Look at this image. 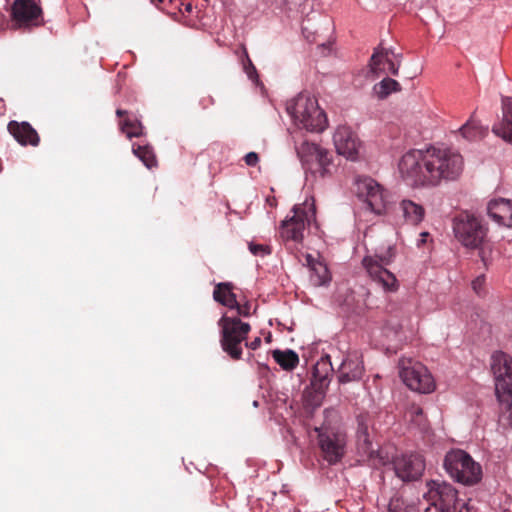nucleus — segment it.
I'll return each mask as SVG.
<instances>
[{"instance_id": "f257e3e1", "label": "nucleus", "mask_w": 512, "mask_h": 512, "mask_svg": "<svg viewBox=\"0 0 512 512\" xmlns=\"http://www.w3.org/2000/svg\"><path fill=\"white\" fill-rule=\"evenodd\" d=\"M463 170V158L450 149L431 147L410 150L399 162L402 178L414 186H437L441 181L457 179Z\"/></svg>"}, {"instance_id": "f03ea898", "label": "nucleus", "mask_w": 512, "mask_h": 512, "mask_svg": "<svg viewBox=\"0 0 512 512\" xmlns=\"http://www.w3.org/2000/svg\"><path fill=\"white\" fill-rule=\"evenodd\" d=\"M287 111L295 123L307 131L322 132L327 126L326 114L314 97L298 95L294 103L287 107Z\"/></svg>"}, {"instance_id": "7ed1b4c3", "label": "nucleus", "mask_w": 512, "mask_h": 512, "mask_svg": "<svg viewBox=\"0 0 512 512\" xmlns=\"http://www.w3.org/2000/svg\"><path fill=\"white\" fill-rule=\"evenodd\" d=\"M287 111L295 123L307 131L322 132L327 126L326 114L314 97L298 95L294 103L287 107Z\"/></svg>"}, {"instance_id": "20e7f679", "label": "nucleus", "mask_w": 512, "mask_h": 512, "mask_svg": "<svg viewBox=\"0 0 512 512\" xmlns=\"http://www.w3.org/2000/svg\"><path fill=\"white\" fill-rule=\"evenodd\" d=\"M495 390L500 405V416L512 424V358L501 354L494 359Z\"/></svg>"}, {"instance_id": "39448f33", "label": "nucleus", "mask_w": 512, "mask_h": 512, "mask_svg": "<svg viewBox=\"0 0 512 512\" xmlns=\"http://www.w3.org/2000/svg\"><path fill=\"white\" fill-rule=\"evenodd\" d=\"M218 326L222 350L233 360H240L243 353L242 343L247 339L251 330L250 324L241 321L237 316L224 314L219 319Z\"/></svg>"}, {"instance_id": "423d86ee", "label": "nucleus", "mask_w": 512, "mask_h": 512, "mask_svg": "<svg viewBox=\"0 0 512 512\" xmlns=\"http://www.w3.org/2000/svg\"><path fill=\"white\" fill-rule=\"evenodd\" d=\"M293 215L281 222L279 233L284 242L301 243L304 238V231L316 217L314 200H305L292 209Z\"/></svg>"}, {"instance_id": "0eeeda50", "label": "nucleus", "mask_w": 512, "mask_h": 512, "mask_svg": "<svg viewBox=\"0 0 512 512\" xmlns=\"http://www.w3.org/2000/svg\"><path fill=\"white\" fill-rule=\"evenodd\" d=\"M444 468L454 480L465 485H474L482 478L480 464L461 449H453L446 454Z\"/></svg>"}, {"instance_id": "6e6552de", "label": "nucleus", "mask_w": 512, "mask_h": 512, "mask_svg": "<svg viewBox=\"0 0 512 512\" xmlns=\"http://www.w3.org/2000/svg\"><path fill=\"white\" fill-rule=\"evenodd\" d=\"M394 258L395 250L390 246L384 252L367 255L362 260V265L369 277L381 285L384 290L390 292L398 289V281L395 275L386 268L393 262Z\"/></svg>"}, {"instance_id": "1a4fd4ad", "label": "nucleus", "mask_w": 512, "mask_h": 512, "mask_svg": "<svg viewBox=\"0 0 512 512\" xmlns=\"http://www.w3.org/2000/svg\"><path fill=\"white\" fill-rule=\"evenodd\" d=\"M487 231L482 221L468 212H462L453 219L455 238L466 248H480L487 238Z\"/></svg>"}, {"instance_id": "9d476101", "label": "nucleus", "mask_w": 512, "mask_h": 512, "mask_svg": "<svg viewBox=\"0 0 512 512\" xmlns=\"http://www.w3.org/2000/svg\"><path fill=\"white\" fill-rule=\"evenodd\" d=\"M297 154L305 171L324 178L332 174L331 153L315 143L304 141L297 147Z\"/></svg>"}, {"instance_id": "9b49d317", "label": "nucleus", "mask_w": 512, "mask_h": 512, "mask_svg": "<svg viewBox=\"0 0 512 512\" xmlns=\"http://www.w3.org/2000/svg\"><path fill=\"white\" fill-rule=\"evenodd\" d=\"M399 376L405 385L413 391L430 393L435 388L434 379L428 369L412 359L400 360Z\"/></svg>"}, {"instance_id": "f8f14e48", "label": "nucleus", "mask_w": 512, "mask_h": 512, "mask_svg": "<svg viewBox=\"0 0 512 512\" xmlns=\"http://www.w3.org/2000/svg\"><path fill=\"white\" fill-rule=\"evenodd\" d=\"M355 193L366 202L372 212L381 215L387 211L390 204L389 194L374 179L358 178L355 182Z\"/></svg>"}, {"instance_id": "ddd939ff", "label": "nucleus", "mask_w": 512, "mask_h": 512, "mask_svg": "<svg viewBox=\"0 0 512 512\" xmlns=\"http://www.w3.org/2000/svg\"><path fill=\"white\" fill-rule=\"evenodd\" d=\"M318 444L324 460L329 464L338 463L345 455L346 437L330 429L316 428Z\"/></svg>"}, {"instance_id": "4468645a", "label": "nucleus", "mask_w": 512, "mask_h": 512, "mask_svg": "<svg viewBox=\"0 0 512 512\" xmlns=\"http://www.w3.org/2000/svg\"><path fill=\"white\" fill-rule=\"evenodd\" d=\"M424 498L441 512H452L457 502V491L446 482L430 481Z\"/></svg>"}, {"instance_id": "2eb2a0df", "label": "nucleus", "mask_w": 512, "mask_h": 512, "mask_svg": "<svg viewBox=\"0 0 512 512\" xmlns=\"http://www.w3.org/2000/svg\"><path fill=\"white\" fill-rule=\"evenodd\" d=\"M12 21L17 28L40 26L42 10L34 0H16L12 5Z\"/></svg>"}, {"instance_id": "dca6fc26", "label": "nucleus", "mask_w": 512, "mask_h": 512, "mask_svg": "<svg viewBox=\"0 0 512 512\" xmlns=\"http://www.w3.org/2000/svg\"><path fill=\"white\" fill-rule=\"evenodd\" d=\"M392 465L397 477L403 481L417 480L425 470L423 457L416 453L396 457Z\"/></svg>"}, {"instance_id": "f3484780", "label": "nucleus", "mask_w": 512, "mask_h": 512, "mask_svg": "<svg viewBox=\"0 0 512 512\" xmlns=\"http://www.w3.org/2000/svg\"><path fill=\"white\" fill-rule=\"evenodd\" d=\"M357 445L358 449L362 451L372 461L374 466L385 465V460L379 450L373 448L370 441L369 424L370 419L368 415H360L357 418Z\"/></svg>"}, {"instance_id": "a211bd4d", "label": "nucleus", "mask_w": 512, "mask_h": 512, "mask_svg": "<svg viewBox=\"0 0 512 512\" xmlns=\"http://www.w3.org/2000/svg\"><path fill=\"white\" fill-rule=\"evenodd\" d=\"M334 144L337 152L348 159L355 160L360 149V141L348 126H339L334 133Z\"/></svg>"}, {"instance_id": "6ab92c4d", "label": "nucleus", "mask_w": 512, "mask_h": 512, "mask_svg": "<svg viewBox=\"0 0 512 512\" xmlns=\"http://www.w3.org/2000/svg\"><path fill=\"white\" fill-rule=\"evenodd\" d=\"M364 373V365L361 356L349 353L338 368V381L341 384L359 381Z\"/></svg>"}, {"instance_id": "aec40b11", "label": "nucleus", "mask_w": 512, "mask_h": 512, "mask_svg": "<svg viewBox=\"0 0 512 512\" xmlns=\"http://www.w3.org/2000/svg\"><path fill=\"white\" fill-rule=\"evenodd\" d=\"M8 132L22 146H38L40 137L37 131L28 122H18L12 120L7 125Z\"/></svg>"}, {"instance_id": "412c9836", "label": "nucleus", "mask_w": 512, "mask_h": 512, "mask_svg": "<svg viewBox=\"0 0 512 512\" xmlns=\"http://www.w3.org/2000/svg\"><path fill=\"white\" fill-rule=\"evenodd\" d=\"M333 372V366L330 361V356L325 355L314 365L311 385L316 392L323 393L328 387L330 379L329 376Z\"/></svg>"}, {"instance_id": "4be33fe9", "label": "nucleus", "mask_w": 512, "mask_h": 512, "mask_svg": "<svg viewBox=\"0 0 512 512\" xmlns=\"http://www.w3.org/2000/svg\"><path fill=\"white\" fill-rule=\"evenodd\" d=\"M501 104L503 118L493 126L492 131L506 142L512 143V97L503 96Z\"/></svg>"}, {"instance_id": "5701e85b", "label": "nucleus", "mask_w": 512, "mask_h": 512, "mask_svg": "<svg viewBox=\"0 0 512 512\" xmlns=\"http://www.w3.org/2000/svg\"><path fill=\"white\" fill-rule=\"evenodd\" d=\"M489 216L498 224L512 227V202L507 199L492 200L488 207Z\"/></svg>"}, {"instance_id": "b1692460", "label": "nucleus", "mask_w": 512, "mask_h": 512, "mask_svg": "<svg viewBox=\"0 0 512 512\" xmlns=\"http://www.w3.org/2000/svg\"><path fill=\"white\" fill-rule=\"evenodd\" d=\"M116 115L121 119L119 127L128 138L140 137L143 134L142 123L130 112L117 109Z\"/></svg>"}, {"instance_id": "393cba45", "label": "nucleus", "mask_w": 512, "mask_h": 512, "mask_svg": "<svg viewBox=\"0 0 512 512\" xmlns=\"http://www.w3.org/2000/svg\"><path fill=\"white\" fill-rule=\"evenodd\" d=\"M370 67L374 73L383 72L398 75L399 67L389 58L388 50L376 49L371 56Z\"/></svg>"}, {"instance_id": "a878e982", "label": "nucleus", "mask_w": 512, "mask_h": 512, "mask_svg": "<svg viewBox=\"0 0 512 512\" xmlns=\"http://www.w3.org/2000/svg\"><path fill=\"white\" fill-rule=\"evenodd\" d=\"M399 209L408 224L418 225L425 216V209L422 205L408 199L400 202Z\"/></svg>"}, {"instance_id": "bb28decb", "label": "nucleus", "mask_w": 512, "mask_h": 512, "mask_svg": "<svg viewBox=\"0 0 512 512\" xmlns=\"http://www.w3.org/2000/svg\"><path fill=\"white\" fill-rule=\"evenodd\" d=\"M231 290V283L217 284L213 292V297L215 301L221 303L222 305L230 309H234V306H238V302L236 300V295Z\"/></svg>"}, {"instance_id": "cd10ccee", "label": "nucleus", "mask_w": 512, "mask_h": 512, "mask_svg": "<svg viewBox=\"0 0 512 512\" xmlns=\"http://www.w3.org/2000/svg\"><path fill=\"white\" fill-rule=\"evenodd\" d=\"M272 356L276 363L286 371L294 370L299 364L298 354L290 349L279 350L276 349L272 352Z\"/></svg>"}, {"instance_id": "c85d7f7f", "label": "nucleus", "mask_w": 512, "mask_h": 512, "mask_svg": "<svg viewBox=\"0 0 512 512\" xmlns=\"http://www.w3.org/2000/svg\"><path fill=\"white\" fill-rule=\"evenodd\" d=\"M308 262L310 264V282L313 286L318 287L326 285L330 282L331 276L326 265L321 262L311 263V256H308Z\"/></svg>"}, {"instance_id": "c756f323", "label": "nucleus", "mask_w": 512, "mask_h": 512, "mask_svg": "<svg viewBox=\"0 0 512 512\" xmlns=\"http://www.w3.org/2000/svg\"><path fill=\"white\" fill-rule=\"evenodd\" d=\"M400 89L401 86L398 81L392 78H384L382 81L374 85L373 92L379 99H385L392 92H398Z\"/></svg>"}, {"instance_id": "7c9ffc66", "label": "nucleus", "mask_w": 512, "mask_h": 512, "mask_svg": "<svg viewBox=\"0 0 512 512\" xmlns=\"http://www.w3.org/2000/svg\"><path fill=\"white\" fill-rule=\"evenodd\" d=\"M459 132L463 138L467 140H476L482 138L486 130L479 125V123L471 117L464 125L459 129Z\"/></svg>"}, {"instance_id": "2f4dec72", "label": "nucleus", "mask_w": 512, "mask_h": 512, "mask_svg": "<svg viewBox=\"0 0 512 512\" xmlns=\"http://www.w3.org/2000/svg\"><path fill=\"white\" fill-rule=\"evenodd\" d=\"M133 153L136 157H138L143 164L152 169L157 166V159L154 154L153 149L148 145H133Z\"/></svg>"}, {"instance_id": "473e14b6", "label": "nucleus", "mask_w": 512, "mask_h": 512, "mask_svg": "<svg viewBox=\"0 0 512 512\" xmlns=\"http://www.w3.org/2000/svg\"><path fill=\"white\" fill-rule=\"evenodd\" d=\"M405 418L420 430H425L427 428V419L419 405H410L405 412Z\"/></svg>"}, {"instance_id": "72a5a7b5", "label": "nucleus", "mask_w": 512, "mask_h": 512, "mask_svg": "<svg viewBox=\"0 0 512 512\" xmlns=\"http://www.w3.org/2000/svg\"><path fill=\"white\" fill-rule=\"evenodd\" d=\"M242 64H243V69H244L245 73L247 74L248 78L252 81H257L258 74H257L256 67L252 63V61L248 55V52L244 46H243Z\"/></svg>"}, {"instance_id": "f704fd0d", "label": "nucleus", "mask_w": 512, "mask_h": 512, "mask_svg": "<svg viewBox=\"0 0 512 512\" xmlns=\"http://www.w3.org/2000/svg\"><path fill=\"white\" fill-rule=\"evenodd\" d=\"M388 512H414V508L406 505L401 498L394 497L390 500Z\"/></svg>"}, {"instance_id": "c9c22d12", "label": "nucleus", "mask_w": 512, "mask_h": 512, "mask_svg": "<svg viewBox=\"0 0 512 512\" xmlns=\"http://www.w3.org/2000/svg\"><path fill=\"white\" fill-rule=\"evenodd\" d=\"M248 247H249L250 252L255 256L264 257L266 255L271 254V248L268 245L256 244V243L250 242Z\"/></svg>"}, {"instance_id": "e433bc0d", "label": "nucleus", "mask_w": 512, "mask_h": 512, "mask_svg": "<svg viewBox=\"0 0 512 512\" xmlns=\"http://www.w3.org/2000/svg\"><path fill=\"white\" fill-rule=\"evenodd\" d=\"M244 161L248 166L254 167L259 162V156L255 152H249L245 155Z\"/></svg>"}, {"instance_id": "4c0bfd02", "label": "nucleus", "mask_w": 512, "mask_h": 512, "mask_svg": "<svg viewBox=\"0 0 512 512\" xmlns=\"http://www.w3.org/2000/svg\"><path fill=\"white\" fill-rule=\"evenodd\" d=\"M485 282V277L483 275L478 276L475 280L472 282V288L477 293L480 294L483 288Z\"/></svg>"}, {"instance_id": "58836bf2", "label": "nucleus", "mask_w": 512, "mask_h": 512, "mask_svg": "<svg viewBox=\"0 0 512 512\" xmlns=\"http://www.w3.org/2000/svg\"><path fill=\"white\" fill-rule=\"evenodd\" d=\"M234 309L237 310V317L238 316L248 317L250 315V305L249 304L240 305L238 303V306H234Z\"/></svg>"}, {"instance_id": "ea45409f", "label": "nucleus", "mask_w": 512, "mask_h": 512, "mask_svg": "<svg viewBox=\"0 0 512 512\" xmlns=\"http://www.w3.org/2000/svg\"><path fill=\"white\" fill-rule=\"evenodd\" d=\"M261 345V338L260 337H256L254 340H252L251 342H246L245 343V346L252 349V350H256L257 348H259Z\"/></svg>"}, {"instance_id": "a19ab883", "label": "nucleus", "mask_w": 512, "mask_h": 512, "mask_svg": "<svg viewBox=\"0 0 512 512\" xmlns=\"http://www.w3.org/2000/svg\"><path fill=\"white\" fill-rule=\"evenodd\" d=\"M429 235V233L427 232H423L421 233V237H422V242H425V238Z\"/></svg>"}, {"instance_id": "79ce46f5", "label": "nucleus", "mask_w": 512, "mask_h": 512, "mask_svg": "<svg viewBox=\"0 0 512 512\" xmlns=\"http://www.w3.org/2000/svg\"><path fill=\"white\" fill-rule=\"evenodd\" d=\"M208 101H209V103L213 104L214 99H213L212 97H209V98H208Z\"/></svg>"}, {"instance_id": "37998d69", "label": "nucleus", "mask_w": 512, "mask_h": 512, "mask_svg": "<svg viewBox=\"0 0 512 512\" xmlns=\"http://www.w3.org/2000/svg\"><path fill=\"white\" fill-rule=\"evenodd\" d=\"M429 510H430V507H427V508L425 509V512H428Z\"/></svg>"}, {"instance_id": "c03bdc74", "label": "nucleus", "mask_w": 512, "mask_h": 512, "mask_svg": "<svg viewBox=\"0 0 512 512\" xmlns=\"http://www.w3.org/2000/svg\"><path fill=\"white\" fill-rule=\"evenodd\" d=\"M158 2H163L164 0H157Z\"/></svg>"}, {"instance_id": "a18cd8bd", "label": "nucleus", "mask_w": 512, "mask_h": 512, "mask_svg": "<svg viewBox=\"0 0 512 512\" xmlns=\"http://www.w3.org/2000/svg\"><path fill=\"white\" fill-rule=\"evenodd\" d=\"M460 512H462V511H460Z\"/></svg>"}]
</instances>
